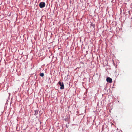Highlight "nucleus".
I'll return each mask as SVG.
<instances>
[{"instance_id":"obj_1","label":"nucleus","mask_w":132,"mask_h":132,"mask_svg":"<svg viewBox=\"0 0 132 132\" xmlns=\"http://www.w3.org/2000/svg\"><path fill=\"white\" fill-rule=\"evenodd\" d=\"M45 5V3L44 2H40L39 5V7L41 8L44 7Z\"/></svg>"},{"instance_id":"obj_3","label":"nucleus","mask_w":132,"mask_h":132,"mask_svg":"<svg viewBox=\"0 0 132 132\" xmlns=\"http://www.w3.org/2000/svg\"><path fill=\"white\" fill-rule=\"evenodd\" d=\"M107 82L111 83L112 82V79L110 77H108L106 79Z\"/></svg>"},{"instance_id":"obj_6","label":"nucleus","mask_w":132,"mask_h":132,"mask_svg":"<svg viewBox=\"0 0 132 132\" xmlns=\"http://www.w3.org/2000/svg\"><path fill=\"white\" fill-rule=\"evenodd\" d=\"M91 26L93 27H94L95 24H93V23H91L90 24Z\"/></svg>"},{"instance_id":"obj_4","label":"nucleus","mask_w":132,"mask_h":132,"mask_svg":"<svg viewBox=\"0 0 132 132\" xmlns=\"http://www.w3.org/2000/svg\"><path fill=\"white\" fill-rule=\"evenodd\" d=\"M40 76L41 77H43L44 76V74L43 73H40L39 74Z\"/></svg>"},{"instance_id":"obj_5","label":"nucleus","mask_w":132,"mask_h":132,"mask_svg":"<svg viewBox=\"0 0 132 132\" xmlns=\"http://www.w3.org/2000/svg\"><path fill=\"white\" fill-rule=\"evenodd\" d=\"M34 111H35V113L34 114L35 115H37L38 113L37 111V110H35Z\"/></svg>"},{"instance_id":"obj_2","label":"nucleus","mask_w":132,"mask_h":132,"mask_svg":"<svg viewBox=\"0 0 132 132\" xmlns=\"http://www.w3.org/2000/svg\"><path fill=\"white\" fill-rule=\"evenodd\" d=\"M59 84L61 86L60 89H63L64 88V86L63 82H61L60 81H59L58 82Z\"/></svg>"}]
</instances>
